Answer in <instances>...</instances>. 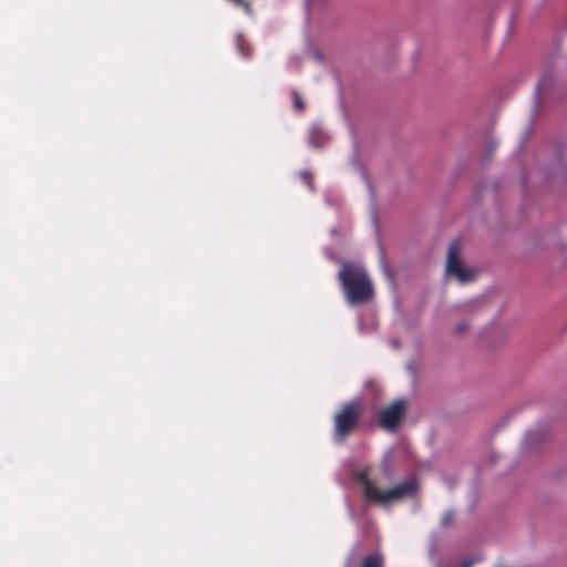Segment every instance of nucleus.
<instances>
[{
	"instance_id": "obj_1",
	"label": "nucleus",
	"mask_w": 567,
	"mask_h": 567,
	"mask_svg": "<svg viewBox=\"0 0 567 567\" xmlns=\"http://www.w3.org/2000/svg\"><path fill=\"white\" fill-rule=\"evenodd\" d=\"M338 279L350 305H363L373 299V285L360 264L343 261Z\"/></svg>"
},
{
	"instance_id": "obj_2",
	"label": "nucleus",
	"mask_w": 567,
	"mask_h": 567,
	"mask_svg": "<svg viewBox=\"0 0 567 567\" xmlns=\"http://www.w3.org/2000/svg\"><path fill=\"white\" fill-rule=\"evenodd\" d=\"M357 481L362 486L363 497L378 505L386 506L392 501H399L413 495L417 489V484L414 480L406 481L398 484L389 491H381L377 484L368 476L367 472H360L357 475Z\"/></svg>"
},
{
	"instance_id": "obj_3",
	"label": "nucleus",
	"mask_w": 567,
	"mask_h": 567,
	"mask_svg": "<svg viewBox=\"0 0 567 567\" xmlns=\"http://www.w3.org/2000/svg\"><path fill=\"white\" fill-rule=\"evenodd\" d=\"M362 416V408L359 401H351L342 405L333 416V437L343 442L358 427Z\"/></svg>"
},
{
	"instance_id": "obj_4",
	"label": "nucleus",
	"mask_w": 567,
	"mask_h": 567,
	"mask_svg": "<svg viewBox=\"0 0 567 567\" xmlns=\"http://www.w3.org/2000/svg\"><path fill=\"white\" fill-rule=\"evenodd\" d=\"M446 274L454 276L461 284L470 282L475 275L471 269L463 266L461 261V241L455 239L451 243L446 258Z\"/></svg>"
},
{
	"instance_id": "obj_5",
	"label": "nucleus",
	"mask_w": 567,
	"mask_h": 567,
	"mask_svg": "<svg viewBox=\"0 0 567 567\" xmlns=\"http://www.w3.org/2000/svg\"><path fill=\"white\" fill-rule=\"evenodd\" d=\"M405 413V402L398 400L380 412L379 424L388 431H394L402 422Z\"/></svg>"
},
{
	"instance_id": "obj_6",
	"label": "nucleus",
	"mask_w": 567,
	"mask_h": 567,
	"mask_svg": "<svg viewBox=\"0 0 567 567\" xmlns=\"http://www.w3.org/2000/svg\"><path fill=\"white\" fill-rule=\"evenodd\" d=\"M360 567H384V557L380 553L365 556Z\"/></svg>"
},
{
	"instance_id": "obj_7",
	"label": "nucleus",
	"mask_w": 567,
	"mask_h": 567,
	"mask_svg": "<svg viewBox=\"0 0 567 567\" xmlns=\"http://www.w3.org/2000/svg\"><path fill=\"white\" fill-rule=\"evenodd\" d=\"M236 47L244 58L248 59L252 55V50L249 43L245 40V38L241 34H238L236 37Z\"/></svg>"
},
{
	"instance_id": "obj_8",
	"label": "nucleus",
	"mask_w": 567,
	"mask_h": 567,
	"mask_svg": "<svg viewBox=\"0 0 567 567\" xmlns=\"http://www.w3.org/2000/svg\"><path fill=\"white\" fill-rule=\"evenodd\" d=\"M291 96L295 110L302 113L306 110V103L302 100V96L297 90L291 91Z\"/></svg>"
},
{
	"instance_id": "obj_9",
	"label": "nucleus",
	"mask_w": 567,
	"mask_h": 567,
	"mask_svg": "<svg viewBox=\"0 0 567 567\" xmlns=\"http://www.w3.org/2000/svg\"><path fill=\"white\" fill-rule=\"evenodd\" d=\"M300 179L308 185L310 190H315L313 176L310 172L303 171L299 174Z\"/></svg>"
},
{
	"instance_id": "obj_10",
	"label": "nucleus",
	"mask_w": 567,
	"mask_h": 567,
	"mask_svg": "<svg viewBox=\"0 0 567 567\" xmlns=\"http://www.w3.org/2000/svg\"><path fill=\"white\" fill-rule=\"evenodd\" d=\"M453 520V514L451 512H447L445 513L443 516H442V520H441V524L442 526H447L450 525V523Z\"/></svg>"
},
{
	"instance_id": "obj_11",
	"label": "nucleus",
	"mask_w": 567,
	"mask_h": 567,
	"mask_svg": "<svg viewBox=\"0 0 567 567\" xmlns=\"http://www.w3.org/2000/svg\"><path fill=\"white\" fill-rule=\"evenodd\" d=\"M481 561V558L467 559L462 563L461 567H472L475 563Z\"/></svg>"
},
{
	"instance_id": "obj_12",
	"label": "nucleus",
	"mask_w": 567,
	"mask_h": 567,
	"mask_svg": "<svg viewBox=\"0 0 567 567\" xmlns=\"http://www.w3.org/2000/svg\"><path fill=\"white\" fill-rule=\"evenodd\" d=\"M545 84H546V76H544V78L539 81V83H538V85H537V91H538V92H539V91H542V90H543V87L545 86Z\"/></svg>"
},
{
	"instance_id": "obj_13",
	"label": "nucleus",
	"mask_w": 567,
	"mask_h": 567,
	"mask_svg": "<svg viewBox=\"0 0 567 567\" xmlns=\"http://www.w3.org/2000/svg\"><path fill=\"white\" fill-rule=\"evenodd\" d=\"M465 328H466V324L462 323V324L456 326L455 330H456V332H462Z\"/></svg>"
},
{
	"instance_id": "obj_14",
	"label": "nucleus",
	"mask_w": 567,
	"mask_h": 567,
	"mask_svg": "<svg viewBox=\"0 0 567 567\" xmlns=\"http://www.w3.org/2000/svg\"><path fill=\"white\" fill-rule=\"evenodd\" d=\"M309 142H310V144H311V145H313L315 147H318V146H319V144L315 141L313 133L311 134Z\"/></svg>"
}]
</instances>
